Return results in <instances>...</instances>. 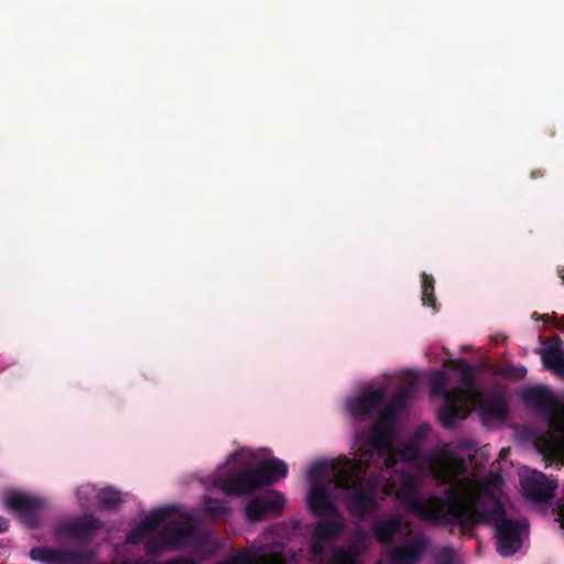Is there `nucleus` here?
<instances>
[{
	"label": "nucleus",
	"mask_w": 564,
	"mask_h": 564,
	"mask_svg": "<svg viewBox=\"0 0 564 564\" xmlns=\"http://www.w3.org/2000/svg\"><path fill=\"white\" fill-rule=\"evenodd\" d=\"M467 473L466 462L451 452L435 457L433 478L440 485H449L445 489V498L431 495L426 499L419 496L415 479L402 475L397 498L417 518L443 527L466 525L470 523L469 511L464 506V499L471 494V484L459 479Z\"/></svg>",
	"instance_id": "nucleus-1"
},
{
	"label": "nucleus",
	"mask_w": 564,
	"mask_h": 564,
	"mask_svg": "<svg viewBox=\"0 0 564 564\" xmlns=\"http://www.w3.org/2000/svg\"><path fill=\"white\" fill-rule=\"evenodd\" d=\"M371 453L365 452L357 459L344 458L334 465V485L346 490L344 505L357 518L370 514L378 506L382 477L368 473Z\"/></svg>",
	"instance_id": "nucleus-2"
},
{
	"label": "nucleus",
	"mask_w": 564,
	"mask_h": 564,
	"mask_svg": "<svg viewBox=\"0 0 564 564\" xmlns=\"http://www.w3.org/2000/svg\"><path fill=\"white\" fill-rule=\"evenodd\" d=\"M464 506L469 511L470 523L457 524L462 531H471L477 523L491 522L495 529L497 551L500 555L511 556L521 549L520 522L507 517L503 505L497 496L480 495L471 487V494L464 499Z\"/></svg>",
	"instance_id": "nucleus-3"
},
{
	"label": "nucleus",
	"mask_w": 564,
	"mask_h": 564,
	"mask_svg": "<svg viewBox=\"0 0 564 564\" xmlns=\"http://www.w3.org/2000/svg\"><path fill=\"white\" fill-rule=\"evenodd\" d=\"M445 367L457 369L460 372L457 387L448 389L449 379L446 372L436 370L431 375L430 388L433 397H442L444 403L438 410V417L446 429L453 427L457 420H464L469 413V399L476 390L474 367L465 359H447Z\"/></svg>",
	"instance_id": "nucleus-4"
},
{
	"label": "nucleus",
	"mask_w": 564,
	"mask_h": 564,
	"mask_svg": "<svg viewBox=\"0 0 564 564\" xmlns=\"http://www.w3.org/2000/svg\"><path fill=\"white\" fill-rule=\"evenodd\" d=\"M102 528L104 523L100 519L93 513H84L74 520L58 523L54 529V536L56 540L72 538L79 543L88 544Z\"/></svg>",
	"instance_id": "nucleus-5"
},
{
	"label": "nucleus",
	"mask_w": 564,
	"mask_h": 564,
	"mask_svg": "<svg viewBox=\"0 0 564 564\" xmlns=\"http://www.w3.org/2000/svg\"><path fill=\"white\" fill-rule=\"evenodd\" d=\"M215 485L230 496H241L261 488L254 468L232 469L228 475L217 476Z\"/></svg>",
	"instance_id": "nucleus-6"
},
{
	"label": "nucleus",
	"mask_w": 564,
	"mask_h": 564,
	"mask_svg": "<svg viewBox=\"0 0 564 564\" xmlns=\"http://www.w3.org/2000/svg\"><path fill=\"white\" fill-rule=\"evenodd\" d=\"M392 432L393 427L386 425L382 422L375 421L369 431V448L360 451V455L369 451L371 453L369 463L376 454L378 459L382 462L387 468H392L394 460L389 455Z\"/></svg>",
	"instance_id": "nucleus-7"
},
{
	"label": "nucleus",
	"mask_w": 564,
	"mask_h": 564,
	"mask_svg": "<svg viewBox=\"0 0 564 564\" xmlns=\"http://www.w3.org/2000/svg\"><path fill=\"white\" fill-rule=\"evenodd\" d=\"M386 398L387 391L384 388L365 391L348 399L347 410L355 420H367L380 409Z\"/></svg>",
	"instance_id": "nucleus-8"
},
{
	"label": "nucleus",
	"mask_w": 564,
	"mask_h": 564,
	"mask_svg": "<svg viewBox=\"0 0 564 564\" xmlns=\"http://www.w3.org/2000/svg\"><path fill=\"white\" fill-rule=\"evenodd\" d=\"M30 557L45 564H85L89 560V553L84 550H57L47 546H35L30 550Z\"/></svg>",
	"instance_id": "nucleus-9"
},
{
	"label": "nucleus",
	"mask_w": 564,
	"mask_h": 564,
	"mask_svg": "<svg viewBox=\"0 0 564 564\" xmlns=\"http://www.w3.org/2000/svg\"><path fill=\"white\" fill-rule=\"evenodd\" d=\"M520 485L525 497L534 502L549 501L553 498L557 488L556 481L535 470L529 475H522Z\"/></svg>",
	"instance_id": "nucleus-10"
},
{
	"label": "nucleus",
	"mask_w": 564,
	"mask_h": 564,
	"mask_svg": "<svg viewBox=\"0 0 564 564\" xmlns=\"http://www.w3.org/2000/svg\"><path fill=\"white\" fill-rule=\"evenodd\" d=\"M285 498L276 491L269 492L251 499L246 506V516L250 522L261 521L267 513L279 512L284 508Z\"/></svg>",
	"instance_id": "nucleus-11"
},
{
	"label": "nucleus",
	"mask_w": 564,
	"mask_h": 564,
	"mask_svg": "<svg viewBox=\"0 0 564 564\" xmlns=\"http://www.w3.org/2000/svg\"><path fill=\"white\" fill-rule=\"evenodd\" d=\"M546 347H539L534 351L541 356L545 369L564 378V350L563 341L558 335H552L546 340L542 336L539 337Z\"/></svg>",
	"instance_id": "nucleus-12"
},
{
	"label": "nucleus",
	"mask_w": 564,
	"mask_h": 564,
	"mask_svg": "<svg viewBox=\"0 0 564 564\" xmlns=\"http://www.w3.org/2000/svg\"><path fill=\"white\" fill-rule=\"evenodd\" d=\"M523 403L534 410H540L547 415H555L561 410V404L552 391L545 386H534L522 393Z\"/></svg>",
	"instance_id": "nucleus-13"
},
{
	"label": "nucleus",
	"mask_w": 564,
	"mask_h": 564,
	"mask_svg": "<svg viewBox=\"0 0 564 564\" xmlns=\"http://www.w3.org/2000/svg\"><path fill=\"white\" fill-rule=\"evenodd\" d=\"M173 508L162 507L150 512L138 525L132 528L126 538L131 544H138L151 532L155 531L162 523L172 516Z\"/></svg>",
	"instance_id": "nucleus-14"
},
{
	"label": "nucleus",
	"mask_w": 564,
	"mask_h": 564,
	"mask_svg": "<svg viewBox=\"0 0 564 564\" xmlns=\"http://www.w3.org/2000/svg\"><path fill=\"white\" fill-rule=\"evenodd\" d=\"M427 545L429 539L420 534L410 542L394 546L390 552V557L397 564H416Z\"/></svg>",
	"instance_id": "nucleus-15"
},
{
	"label": "nucleus",
	"mask_w": 564,
	"mask_h": 564,
	"mask_svg": "<svg viewBox=\"0 0 564 564\" xmlns=\"http://www.w3.org/2000/svg\"><path fill=\"white\" fill-rule=\"evenodd\" d=\"M307 506L311 512L318 517L327 513H337L338 508L334 505L326 485L313 484L307 494Z\"/></svg>",
	"instance_id": "nucleus-16"
},
{
	"label": "nucleus",
	"mask_w": 564,
	"mask_h": 564,
	"mask_svg": "<svg viewBox=\"0 0 564 564\" xmlns=\"http://www.w3.org/2000/svg\"><path fill=\"white\" fill-rule=\"evenodd\" d=\"M254 469L261 487L278 482L285 478L289 471L288 465L275 457L262 460Z\"/></svg>",
	"instance_id": "nucleus-17"
},
{
	"label": "nucleus",
	"mask_w": 564,
	"mask_h": 564,
	"mask_svg": "<svg viewBox=\"0 0 564 564\" xmlns=\"http://www.w3.org/2000/svg\"><path fill=\"white\" fill-rule=\"evenodd\" d=\"M321 520L314 529V536L318 540H334L345 531V519L339 510L337 513L318 516Z\"/></svg>",
	"instance_id": "nucleus-18"
},
{
	"label": "nucleus",
	"mask_w": 564,
	"mask_h": 564,
	"mask_svg": "<svg viewBox=\"0 0 564 564\" xmlns=\"http://www.w3.org/2000/svg\"><path fill=\"white\" fill-rule=\"evenodd\" d=\"M194 527L188 520H172L161 530L171 549H180L193 534Z\"/></svg>",
	"instance_id": "nucleus-19"
},
{
	"label": "nucleus",
	"mask_w": 564,
	"mask_h": 564,
	"mask_svg": "<svg viewBox=\"0 0 564 564\" xmlns=\"http://www.w3.org/2000/svg\"><path fill=\"white\" fill-rule=\"evenodd\" d=\"M403 530V521L400 516L393 514L386 519H380L371 524V531L375 538L384 545L392 542L393 538Z\"/></svg>",
	"instance_id": "nucleus-20"
},
{
	"label": "nucleus",
	"mask_w": 564,
	"mask_h": 564,
	"mask_svg": "<svg viewBox=\"0 0 564 564\" xmlns=\"http://www.w3.org/2000/svg\"><path fill=\"white\" fill-rule=\"evenodd\" d=\"M355 541L351 542L346 549L335 551L333 556V564H359V557L362 547L366 544L367 533L361 528L355 530Z\"/></svg>",
	"instance_id": "nucleus-21"
},
{
	"label": "nucleus",
	"mask_w": 564,
	"mask_h": 564,
	"mask_svg": "<svg viewBox=\"0 0 564 564\" xmlns=\"http://www.w3.org/2000/svg\"><path fill=\"white\" fill-rule=\"evenodd\" d=\"M6 506L23 516H33L42 507L39 498L28 496L22 492H12L6 498Z\"/></svg>",
	"instance_id": "nucleus-22"
},
{
	"label": "nucleus",
	"mask_w": 564,
	"mask_h": 564,
	"mask_svg": "<svg viewBox=\"0 0 564 564\" xmlns=\"http://www.w3.org/2000/svg\"><path fill=\"white\" fill-rule=\"evenodd\" d=\"M479 409L484 415L496 420H503L508 412L506 399L499 393H492L484 398L479 402Z\"/></svg>",
	"instance_id": "nucleus-23"
},
{
	"label": "nucleus",
	"mask_w": 564,
	"mask_h": 564,
	"mask_svg": "<svg viewBox=\"0 0 564 564\" xmlns=\"http://www.w3.org/2000/svg\"><path fill=\"white\" fill-rule=\"evenodd\" d=\"M544 441L551 453L557 454L564 451V426L552 423L544 436Z\"/></svg>",
	"instance_id": "nucleus-24"
},
{
	"label": "nucleus",
	"mask_w": 564,
	"mask_h": 564,
	"mask_svg": "<svg viewBox=\"0 0 564 564\" xmlns=\"http://www.w3.org/2000/svg\"><path fill=\"white\" fill-rule=\"evenodd\" d=\"M97 499L99 506L109 511L118 510L123 502L121 492L111 487L101 489L97 494Z\"/></svg>",
	"instance_id": "nucleus-25"
},
{
	"label": "nucleus",
	"mask_w": 564,
	"mask_h": 564,
	"mask_svg": "<svg viewBox=\"0 0 564 564\" xmlns=\"http://www.w3.org/2000/svg\"><path fill=\"white\" fill-rule=\"evenodd\" d=\"M414 390V384L409 383L408 386L401 387L397 390V392L392 395V398L388 401L387 404L392 406L397 412H401L408 404L409 399Z\"/></svg>",
	"instance_id": "nucleus-26"
},
{
	"label": "nucleus",
	"mask_w": 564,
	"mask_h": 564,
	"mask_svg": "<svg viewBox=\"0 0 564 564\" xmlns=\"http://www.w3.org/2000/svg\"><path fill=\"white\" fill-rule=\"evenodd\" d=\"M422 279V303L425 306L436 308V297L434 295V279L427 273L423 272Z\"/></svg>",
	"instance_id": "nucleus-27"
},
{
	"label": "nucleus",
	"mask_w": 564,
	"mask_h": 564,
	"mask_svg": "<svg viewBox=\"0 0 564 564\" xmlns=\"http://www.w3.org/2000/svg\"><path fill=\"white\" fill-rule=\"evenodd\" d=\"M322 541L317 539L311 544L308 557L311 564H333V558L326 557V546Z\"/></svg>",
	"instance_id": "nucleus-28"
},
{
	"label": "nucleus",
	"mask_w": 564,
	"mask_h": 564,
	"mask_svg": "<svg viewBox=\"0 0 564 564\" xmlns=\"http://www.w3.org/2000/svg\"><path fill=\"white\" fill-rule=\"evenodd\" d=\"M170 546L166 543L165 538L163 536V533L160 532L156 535L151 536L144 543V552L148 555H154L160 552H162L165 549H169Z\"/></svg>",
	"instance_id": "nucleus-29"
},
{
	"label": "nucleus",
	"mask_w": 564,
	"mask_h": 564,
	"mask_svg": "<svg viewBox=\"0 0 564 564\" xmlns=\"http://www.w3.org/2000/svg\"><path fill=\"white\" fill-rule=\"evenodd\" d=\"M345 457H340L338 458L336 462L332 463V464H328L326 462H318V463H315L313 464L311 467H310V476L312 478H315V477H319V476H328L329 474H332V477L334 478V465L337 464L339 460L344 459Z\"/></svg>",
	"instance_id": "nucleus-30"
},
{
	"label": "nucleus",
	"mask_w": 564,
	"mask_h": 564,
	"mask_svg": "<svg viewBox=\"0 0 564 564\" xmlns=\"http://www.w3.org/2000/svg\"><path fill=\"white\" fill-rule=\"evenodd\" d=\"M379 410V417L377 421L393 427L394 423L398 420L399 412H397L394 409H392V406H390L387 403H383Z\"/></svg>",
	"instance_id": "nucleus-31"
},
{
	"label": "nucleus",
	"mask_w": 564,
	"mask_h": 564,
	"mask_svg": "<svg viewBox=\"0 0 564 564\" xmlns=\"http://www.w3.org/2000/svg\"><path fill=\"white\" fill-rule=\"evenodd\" d=\"M399 455L403 460H413L419 456V448L414 444L403 445L399 451Z\"/></svg>",
	"instance_id": "nucleus-32"
},
{
	"label": "nucleus",
	"mask_w": 564,
	"mask_h": 564,
	"mask_svg": "<svg viewBox=\"0 0 564 564\" xmlns=\"http://www.w3.org/2000/svg\"><path fill=\"white\" fill-rule=\"evenodd\" d=\"M218 564H252V558L248 553L240 552Z\"/></svg>",
	"instance_id": "nucleus-33"
},
{
	"label": "nucleus",
	"mask_w": 564,
	"mask_h": 564,
	"mask_svg": "<svg viewBox=\"0 0 564 564\" xmlns=\"http://www.w3.org/2000/svg\"><path fill=\"white\" fill-rule=\"evenodd\" d=\"M507 375L514 377L518 380L524 379L527 375V369L524 367H508L506 370Z\"/></svg>",
	"instance_id": "nucleus-34"
},
{
	"label": "nucleus",
	"mask_w": 564,
	"mask_h": 564,
	"mask_svg": "<svg viewBox=\"0 0 564 564\" xmlns=\"http://www.w3.org/2000/svg\"><path fill=\"white\" fill-rule=\"evenodd\" d=\"M227 511L228 508L220 502H216L214 506L210 507V512L216 518L224 517L227 513Z\"/></svg>",
	"instance_id": "nucleus-35"
},
{
	"label": "nucleus",
	"mask_w": 564,
	"mask_h": 564,
	"mask_svg": "<svg viewBox=\"0 0 564 564\" xmlns=\"http://www.w3.org/2000/svg\"><path fill=\"white\" fill-rule=\"evenodd\" d=\"M451 552V549H444L441 555L437 557L436 564H453Z\"/></svg>",
	"instance_id": "nucleus-36"
},
{
	"label": "nucleus",
	"mask_w": 564,
	"mask_h": 564,
	"mask_svg": "<svg viewBox=\"0 0 564 564\" xmlns=\"http://www.w3.org/2000/svg\"><path fill=\"white\" fill-rule=\"evenodd\" d=\"M8 527V521L4 518L0 517V532L6 531Z\"/></svg>",
	"instance_id": "nucleus-37"
},
{
	"label": "nucleus",
	"mask_w": 564,
	"mask_h": 564,
	"mask_svg": "<svg viewBox=\"0 0 564 564\" xmlns=\"http://www.w3.org/2000/svg\"><path fill=\"white\" fill-rule=\"evenodd\" d=\"M542 176H543V172L541 170H535V171L531 172L532 178H538V177H542Z\"/></svg>",
	"instance_id": "nucleus-38"
},
{
	"label": "nucleus",
	"mask_w": 564,
	"mask_h": 564,
	"mask_svg": "<svg viewBox=\"0 0 564 564\" xmlns=\"http://www.w3.org/2000/svg\"><path fill=\"white\" fill-rule=\"evenodd\" d=\"M558 275H560V278L562 279V281L564 283V267L562 269H558Z\"/></svg>",
	"instance_id": "nucleus-39"
},
{
	"label": "nucleus",
	"mask_w": 564,
	"mask_h": 564,
	"mask_svg": "<svg viewBox=\"0 0 564 564\" xmlns=\"http://www.w3.org/2000/svg\"><path fill=\"white\" fill-rule=\"evenodd\" d=\"M554 326H555L556 328H558V329H563V328H564V324H562V323H557V322H556V323H554Z\"/></svg>",
	"instance_id": "nucleus-40"
},
{
	"label": "nucleus",
	"mask_w": 564,
	"mask_h": 564,
	"mask_svg": "<svg viewBox=\"0 0 564 564\" xmlns=\"http://www.w3.org/2000/svg\"><path fill=\"white\" fill-rule=\"evenodd\" d=\"M506 454H507V449H502V451L500 452V456H501V457H503Z\"/></svg>",
	"instance_id": "nucleus-41"
},
{
	"label": "nucleus",
	"mask_w": 564,
	"mask_h": 564,
	"mask_svg": "<svg viewBox=\"0 0 564 564\" xmlns=\"http://www.w3.org/2000/svg\"><path fill=\"white\" fill-rule=\"evenodd\" d=\"M547 317V315H542V316H539L538 318H541V319H545Z\"/></svg>",
	"instance_id": "nucleus-42"
},
{
	"label": "nucleus",
	"mask_w": 564,
	"mask_h": 564,
	"mask_svg": "<svg viewBox=\"0 0 564 564\" xmlns=\"http://www.w3.org/2000/svg\"><path fill=\"white\" fill-rule=\"evenodd\" d=\"M423 429H424V426L419 427V430L416 431V433L422 432V430H423Z\"/></svg>",
	"instance_id": "nucleus-43"
}]
</instances>
